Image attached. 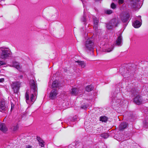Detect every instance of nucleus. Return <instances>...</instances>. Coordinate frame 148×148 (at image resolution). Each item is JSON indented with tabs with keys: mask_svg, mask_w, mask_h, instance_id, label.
<instances>
[{
	"mask_svg": "<svg viewBox=\"0 0 148 148\" xmlns=\"http://www.w3.org/2000/svg\"><path fill=\"white\" fill-rule=\"evenodd\" d=\"M131 91L134 96L137 95L134 99V103L138 105L141 104L142 103V99L139 95L140 93V91L138 89L134 88L132 89Z\"/></svg>",
	"mask_w": 148,
	"mask_h": 148,
	"instance_id": "1",
	"label": "nucleus"
},
{
	"mask_svg": "<svg viewBox=\"0 0 148 148\" xmlns=\"http://www.w3.org/2000/svg\"><path fill=\"white\" fill-rule=\"evenodd\" d=\"M30 84L31 88L30 91L33 92L31 95L30 99L32 102H33L36 100V85L35 81L33 80H31Z\"/></svg>",
	"mask_w": 148,
	"mask_h": 148,
	"instance_id": "2",
	"label": "nucleus"
},
{
	"mask_svg": "<svg viewBox=\"0 0 148 148\" xmlns=\"http://www.w3.org/2000/svg\"><path fill=\"white\" fill-rule=\"evenodd\" d=\"M1 49V53L0 54L1 58L3 59H5L11 56V52L9 49Z\"/></svg>",
	"mask_w": 148,
	"mask_h": 148,
	"instance_id": "3",
	"label": "nucleus"
},
{
	"mask_svg": "<svg viewBox=\"0 0 148 148\" xmlns=\"http://www.w3.org/2000/svg\"><path fill=\"white\" fill-rule=\"evenodd\" d=\"M85 46L86 50H92L94 46V41L91 38L88 39L85 42Z\"/></svg>",
	"mask_w": 148,
	"mask_h": 148,
	"instance_id": "4",
	"label": "nucleus"
},
{
	"mask_svg": "<svg viewBox=\"0 0 148 148\" xmlns=\"http://www.w3.org/2000/svg\"><path fill=\"white\" fill-rule=\"evenodd\" d=\"M21 83L18 81L12 82L11 86L14 93H17L21 86Z\"/></svg>",
	"mask_w": 148,
	"mask_h": 148,
	"instance_id": "5",
	"label": "nucleus"
},
{
	"mask_svg": "<svg viewBox=\"0 0 148 148\" xmlns=\"http://www.w3.org/2000/svg\"><path fill=\"white\" fill-rule=\"evenodd\" d=\"M131 67L130 68H127V66H123L121 67L119 70V72L123 76H127L128 74H130L131 71Z\"/></svg>",
	"mask_w": 148,
	"mask_h": 148,
	"instance_id": "6",
	"label": "nucleus"
},
{
	"mask_svg": "<svg viewBox=\"0 0 148 148\" xmlns=\"http://www.w3.org/2000/svg\"><path fill=\"white\" fill-rule=\"evenodd\" d=\"M140 0H133L131 3V6L132 9L136 10L139 8L138 3Z\"/></svg>",
	"mask_w": 148,
	"mask_h": 148,
	"instance_id": "7",
	"label": "nucleus"
},
{
	"mask_svg": "<svg viewBox=\"0 0 148 148\" xmlns=\"http://www.w3.org/2000/svg\"><path fill=\"white\" fill-rule=\"evenodd\" d=\"M58 94V92L57 89H53L50 93L49 98L52 99H54Z\"/></svg>",
	"mask_w": 148,
	"mask_h": 148,
	"instance_id": "8",
	"label": "nucleus"
},
{
	"mask_svg": "<svg viewBox=\"0 0 148 148\" xmlns=\"http://www.w3.org/2000/svg\"><path fill=\"white\" fill-rule=\"evenodd\" d=\"M139 17L140 18V20L141 22L137 20H136L132 24L133 26L135 28H138L142 24L141 22L142 21L141 18V16H139Z\"/></svg>",
	"mask_w": 148,
	"mask_h": 148,
	"instance_id": "9",
	"label": "nucleus"
},
{
	"mask_svg": "<svg viewBox=\"0 0 148 148\" xmlns=\"http://www.w3.org/2000/svg\"><path fill=\"white\" fill-rule=\"evenodd\" d=\"M0 130L3 133H6L8 129L5 123H0Z\"/></svg>",
	"mask_w": 148,
	"mask_h": 148,
	"instance_id": "10",
	"label": "nucleus"
},
{
	"mask_svg": "<svg viewBox=\"0 0 148 148\" xmlns=\"http://www.w3.org/2000/svg\"><path fill=\"white\" fill-rule=\"evenodd\" d=\"M93 28L96 30L98 29L99 21L96 18H93Z\"/></svg>",
	"mask_w": 148,
	"mask_h": 148,
	"instance_id": "11",
	"label": "nucleus"
},
{
	"mask_svg": "<svg viewBox=\"0 0 148 148\" xmlns=\"http://www.w3.org/2000/svg\"><path fill=\"white\" fill-rule=\"evenodd\" d=\"M128 124L126 122H123L120 125L119 129L120 130H123L124 129L127 128Z\"/></svg>",
	"mask_w": 148,
	"mask_h": 148,
	"instance_id": "12",
	"label": "nucleus"
},
{
	"mask_svg": "<svg viewBox=\"0 0 148 148\" xmlns=\"http://www.w3.org/2000/svg\"><path fill=\"white\" fill-rule=\"evenodd\" d=\"M122 37L121 34L118 36L116 41L115 45L118 46H121L122 45Z\"/></svg>",
	"mask_w": 148,
	"mask_h": 148,
	"instance_id": "13",
	"label": "nucleus"
},
{
	"mask_svg": "<svg viewBox=\"0 0 148 148\" xmlns=\"http://www.w3.org/2000/svg\"><path fill=\"white\" fill-rule=\"evenodd\" d=\"M6 106L5 102L4 101H1L0 103V111L5 110Z\"/></svg>",
	"mask_w": 148,
	"mask_h": 148,
	"instance_id": "14",
	"label": "nucleus"
},
{
	"mask_svg": "<svg viewBox=\"0 0 148 148\" xmlns=\"http://www.w3.org/2000/svg\"><path fill=\"white\" fill-rule=\"evenodd\" d=\"M38 142L39 146L41 147H44L45 146V142L40 137L38 136Z\"/></svg>",
	"mask_w": 148,
	"mask_h": 148,
	"instance_id": "15",
	"label": "nucleus"
},
{
	"mask_svg": "<svg viewBox=\"0 0 148 148\" xmlns=\"http://www.w3.org/2000/svg\"><path fill=\"white\" fill-rule=\"evenodd\" d=\"M71 92V94L74 95H76L79 94V90L76 88H72Z\"/></svg>",
	"mask_w": 148,
	"mask_h": 148,
	"instance_id": "16",
	"label": "nucleus"
},
{
	"mask_svg": "<svg viewBox=\"0 0 148 148\" xmlns=\"http://www.w3.org/2000/svg\"><path fill=\"white\" fill-rule=\"evenodd\" d=\"M130 17V15L129 14H127L125 16H124L122 18L121 20L123 23H127Z\"/></svg>",
	"mask_w": 148,
	"mask_h": 148,
	"instance_id": "17",
	"label": "nucleus"
},
{
	"mask_svg": "<svg viewBox=\"0 0 148 148\" xmlns=\"http://www.w3.org/2000/svg\"><path fill=\"white\" fill-rule=\"evenodd\" d=\"M19 126L18 124L16 125H12L10 127V129L13 132H15L18 130L19 128Z\"/></svg>",
	"mask_w": 148,
	"mask_h": 148,
	"instance_id": "18",
	"label": "nucleus"
},
{
	"mask_svg": "<svg viewBox=\"0 0 148 148\" xmlns=\"http://www.w3.org/2000/svg\"><path fill=\"white\" fill-rule=\"evenodd\" d=\"M60 84L57 80L54 81L52 83V87L53 88H58L60 86Z\"/></svg>",
	"mask_w": 148,
	"mask_h": 148,
	"instance_id": "19",
	"label": "nucleus"
},
{
	"mask_svg": "<svg viewBox=\"0 0 148 148\" xmlns=\"http://www.w3.org/2000/svg\"><path fill=\"white\" fill-rule=\"evenodd\" d=\"M25 99H26V101L27 103H29L30 101L29 99V92L28 90H27L25 94Z\"/></svg>",
	"mask_w": 148,
	"mask_h": 148,
	"instance_id": "20",
	"label": "nucleus"
},
{
	"mask_svg": "<svg viewBox=\"0 0 148 148\" xmlns=\"http://www.w3.org/2000/svg\"><path fill=\"white\" fill-rule=\"evenodd\" d=\"M78 63V65L82 68H84L85 66V63L83 61H79L78 60L76 61Z\"/></svg>",
	"mask_w": 148,
	"mask_h": 148,
	"instance_id": "21",
	"label": "nucleus"
},
{
	"mask_svg": "<svg viewBox=\"0 0 148 148\" xmlns=\"http://www.w3.org/2000/svg\"><path fill=\"white\" fill-rule=\"evenodd\" d=\"M109 22L113 27H115L117 26V24L115 19H112Z\"/></svg>",
	"mask_w": 148,
	"mask_h": 148,
	"instance_id": "22",
	"label": "nucleus"
},
{
	"mask_svg": "<svg viewBox=\"0 0 148 148\" xmlns=\"http://www.w3.org/2000/svg\"><path fill=\"white\" fill-rule=\"evenodd\" d=\"M93 89V87L91 85L87 86L86 88V90L87 91L90 92Z\"/></svg>",
	"mask_w": 148,
	"mask_h": 148,
	"instance_id": "23",
	"label": "nucleus"
},
{
	"mask_svg": "<svg viewBox=\"0 0 148 148\" xmlns=\"http://www.w3.org/2000/svg\"><path fill=\"white\" fill-rule=\"evenodd\" d=\"M108 120V118L105 116H101L100 118V121L103 122H106Z\"/></svg>",
	"mask_w": 148,
	"mask_h": 148,
	"instance_id": "24",
	"label": "nucleus"
},
{
	"mask_svg": "<svg viewBox=\"0 0 148 148\" xmlns=\"http://www.w3.org/2000/svg\"><path fill=\"white\" fill-rule=\"evenodd\" d=\"M109 135L107 133H103L101 135V136L104 138H106L109 137Z\"/></svg>",
	"mask_w": 148,
	"mask_h": 148,
	"instance_id": "25",
	"label": "nucleus"
},
{
	"mask_svg": "<svg viewBox=\"0 0 148 148\" xmlns=\"http://www.w3.org/2000/svg\"><path fill=\"white\" fill-rule=\"evenodd\" d=\"M106 27L108 29H111L113 27L110 22L106 24Z\"/></svg>",
	"mask_w": 148,
	"mask_h": 148,
	"instance_id": "26",
	"label": "nucleus"
},
{
	"mask_svg": "<svg viewBox=\"0 0 148 148\" xmlns=\"http://www.w3.org/2000/svg\"><path fill=\"white\" fill-rule=\"evenodd\" d=\"M14 65L15 67L18 70L20 69V67L18 64L17 63L15 62L14 63Z\"/></svg>",
	"mask_w": 148,
	"mask_h": 148,
	"instance_id": "27",
	"label": "nucleus"
},
{
	"mask_svg": "<svg viewBox=\"0 0 148 148\" xmlns=\"http://www.w3.org/2000/svg\"><path fill=\"white\" fill-rule=\"evenodd\" d=\"M116 7V5L113 3H112L111 5V7L113 9H115Z\"/></svg>",
	"mask_w": 148,
	"mask_h": 148,
	"instance_id": "28",
	"label": "nucleus"
},
{
	"mask_svg": "<svg viewBox=\"0 0 148 148\" xmlns=\"http://www.w3.org/2000/svg\"><path fill=\"white\" fill-rule=\"evenodd\" d=\"M113 12L112 11L110 10H107L106 11V13L107 14H110L112 13Z\"/></svg>",
	"mask_w": 148,
	"mask_h": 148,
	"instance_id": "29",
	"label": "nucleus"
},
{
	"mask_svg": "<svg viewBox=\"0 0 148 148\" xmlns=\"http://www.w3.org/2000/svg\"><path fill=\"white\" fill-rule=\"evenodd\" d=\"M82 21L84 22V23H85L86 22V18L84 16L81 19Z\"/></svg>",
	"mask_w": 148,
	"mask_h": 148,
	"instance_id": "30",
	"label": "nucleus"
},
{
	"mask_svg": "<svg viewBox=\"0 0 148 148\" xmlns=\"http://www.w3.org/2000/svg\"><path fill=\"white\" fill-rule=\"evenodd\" d=\"M6 64V62L4 61H0V66H1L4 65H5Z\"/></svg>",
	"mask_w": 148,
	"mask_h": 148,
	"instance_id": "31",
	"label": "nucleus"
},
{
	"mask_svg": "<svg viewBox=\"0 0 148 148\" xmlns=\"http://www.w3.org/2000/svg\"><path fill=\"white\" fill-rule=\"evenodd\" d=\"M88 106L86 105H83L81 107V108L84 109H86L87 108Z\"/></svg>",
	"mask_w": 148,
	"mask_h": 148,
	"instance_id": "32",
	"label": "nucleus"
},
{
	"mask_svg": "<svg viewBox=\"0 0 148 148\" xmlns=\"http://www.w3.org/2000/svg\"><path fill=\"white\" fill-rule=\"evenodd\" d=\"M124 2V0H119L118 3L119 4H123Z\"/></svg>",
	"mask_w": 148,
	"mask_h": 148,
	"instance_id": "33",
	"label": "nucleus"
},
{
	"mask_svg": "<svg viewBox=\"0 0 148 148\" xmlns=\"http://www.w3.org/2000/svg\"><path fill=\"white\" fill-rule=\"evenodd\" d=\"M14 108V104H13L12 103H11V110L13 109Z\"/></svg>",
	"mask_w": 148,
	"mask_h": 148,
	"instance_id": "34",
	"label": "nucleus"
},
{
	"mask_svg": "<svg viewBox=\"0 0 148 148\" xmlns=\"http://www.w3.org/2000/svg\"><path fill=\"white\" fill-rule=\"evenodd\" d=\"M4 81V79L3 78H1L0 79V82H3Z\"/></svg>",
	"mask_w": 148,
	"mask_h": 148,
	"instance_id": "35",
	"label": "nucleus"
},
{
	"mask_svg": "<svg viewBox=\"0 0 148 148\" xmlns=\"http://www.w3.org/2000/svg\"><path fill=\"white\" fill-rule=\"evenodd\" d=\"M31 147L30 146L28 145L26 147V148H31Z\"/></svg>",
	"mask_w": 148,
	"mask_h": 148,
	"instance_id": "36",
	"label": "nucleus"
},
{
	"mask_svg": "<svg viewBox=\"0 0 148 148\" xmlns=\"http://www.w3.org/2000/svg\"><path fill=\"white\" fill-rule=\"evenodd\" d=\"M23 75H21L19 76V78L20 79H22L23 77Z\"/></svg>",
	"mask_w": 148,
	"mask_h": 148,
	"instance_id": "37",
	"label": "nucleus"
},
{
	"mask_svg": "<svg viewBox=\"0 0 148 148\" xmlns=\"http://www.w3.org/2000/svg\"><path fill=\"white\" fill-rule=\"evenodd\" d=\"M146 126H147V127H148V125L146 124Z\"/></svg>",
	"mask_w": 148,
	"mask_h": 148,
	"instance_id": "38",
	"label": "nucleus"
},
{
	"mask_svg": "<svg viewBox=\"0 0 148 148\" xmlns=\"http://www.w3.org/2000/svg\"><path fill=\"white\" fill-rule=\"evenodd\" d=\"M114 1H117V0H113Z\"/></svg>",
	"mask_w": 148,
	"mask_h": 148,
	"instance_id": "39",
	"label": "nucleus"
},
{
	"mask_svg": "<svg viewBox=\"0 0 148 148\" xmlns=\"http://www.w3.org/2000/svg\"><path fill=\"white\" fill-rule=\"evenodd\" d=\"M112 50H111L110 51H108V52H110V51H111Z\"/></svg>",
	"mask_w": 148,
	"mask_h": 148,
	"instance_id": "40",
	"label": "nucleus"
},
{
	"mask_svg": "<svg viewBox=\"0 0 148 148\" xmlns=\"http://www.w3.org/2000/svg\"><path fill=\"white\" fill-rule=\"evenodd\" d=\"M96 1H99V0H95Z\"/></svg>",
	"mask_w": 148,
	"mask_h": 148,
	"instance_id": "41",
	"label": "nucleus"
}]
</instances>
